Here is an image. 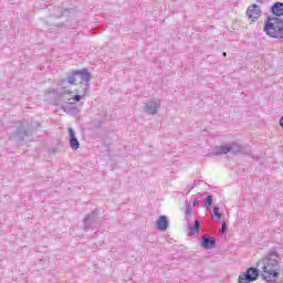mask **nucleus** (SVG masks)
Returning a JSON list of instances; mask_svg holds the SVG:
<instances>
[{
  "mask_svg": "<svg viewBox=\"0 0 283 283\" xmlns=\"http://www.w3.org/2000/svg\"><path fill=\"white\" fill-rule=\"evenodd\" d=\"M263 264L261 274L262 279L270 283L271 277L273 280H277L280 277V273H282V266H280V254L277 250L270 251L261 261Z\"/></svg>",
  "mask_w": 283,
  "mask_h": 283,
  "instance_id": "1",
  "label": "nucleus"
},
{
  "mask_svg": "<svg viewBox=\"0 0 283 283\" xmlns=\"http://www.w3.org/2000/svg\"><path fill=\"white\" fill-rule=\"evenodd\" d=\"M90 81H92V73L87 69L71 70L66 73V77L59 82L60 87H63L66 83L69 85H80V94L90 92Z\"/></svg>",
  "mask_w": 283,
  "mask_h": 283,
  "instance_id": "2",
  "label": "nucleus"
},
{
  "mask_svg": "<svg viewBox=\"0 0 283 283\" xmlns=\"http://www.w3.org/2000/svg\"><path fill=\"white\" fill-rule=\"evenodd\" d=\"M263 32L271 39H277L279 41L283 39V19L275 17H268L264 25Z\"/></svg>",
  "mask_w": 283,
  "mask_h": 283,
  "instance_id": "3",
  "label": "nucleus"
},
{
  "mask_svg": "<svg viewBox=\"0 0 283 283\" xmlns=\"http://www.w3.org/2000/svg\"><path fill=\"white\" fill-rule=\"evenodd\" d=\"M39 127H41V123L39 122L28 123L27 120H21L15 129V137L19 140H25V138H30V136L34 134V129H39Z\"/></svg>",
  "mask_w": 283,
  "mask_h": 283,
  "instance_id": "4",
  "label": "nucleus"
},
{
  "mask_svg": "<svg viewBox=\"0 0 283 283\" xmlns=\"http://www.w3.org/2000/svg\"><path fill=\"white\" fill-rule=\"evenodd\" d=\"M260 277V270L251 266L248 268L245 272H241L238 277V283H250L255 282Z\"/></svg>",
  "mask_w": 283,
  "mask_h": 283,
  "instance_id": "5",
  "label": "nucleus"
},
{
  "mask_svg": "<svg viewBox=\"0 0 283 283\" xmlns=\"http://www.w3.org/2000/svg\"><path fill=\"white\" fill-rule=\"evenodd\" d=\"M229 146V154H232L233 156H238V154H243L245 156H249L251 154V147L240 145L238 142H232L228 144Z\"/></svg>",
  "mask_w": 283,
  "mask_h": 283,
  "instance_id": "6",
  "label": "nucleus"
},
{
  "mask_svg": "<svg viewBox=\"0 0 283 283\" xmlns=\"http://www.w3.org/2000/svg\"><path fill=\"white\" fill-rule=\"evenodd\" d=\"M160 105H161L160 98L154 97L144 105V112H146V114H149L150 116H154L158 114V109H160Z\"/></svg>",
  "mask_w": 283,
  "mask_h": 283,
  "instance_id": "7",
  "label": "nucleus"
},
{
  "mask_svg": "<svg viewBox=\"0 0 283 283\" xmlns=\"http://www.w3.org/2000/svg\"><path fill=\"white\" fill-rule=\"evenodd\" d=\"M245 14L251 23H255L262 17V9L258 4H251L248 7Z\"/></svg>",
  "mask_w": 283,
  "mask_h": 283,
  "instance_id": "8",
  "label": "nucleus"
},
{
  "mask_svg": "<svg viewBox=\"0 0 283 283\" xmlns=\"http://www.w3.org/2000/svg\"><path fill=\"white\" fill-rule=\"evenodd\" d=\"M98 220V209L91 211L88 214L85 216L83 219L84 231H90L92 229V224H95Z\"/></svg>",
  "mask_w": 283,
  "mask_h": 283,
  "instance_id": "9",
  "label": "nucleus"
},
{
  "mask_svg": "<svg viewBox=\"0 0 283 283\" xmlns=\"http://www.w3.org/2000/svg\"><path fill=\"white\" fill-rule=\"evenodd\" d=\"M69 143H70V147L71 149H73V151H76V149H78L81 147V143L78 142V138H76V134L74 133V128L70 127L69 128Z\"/></svg>",
  "mask_w": 283,
  "mask_h": 283,
  "instance_id": "10",
  "label": "nucleus"
},
{
  "mask_svg": "<svg viewBox=\"0 0 283 283\" xmlns=\"http://www.w3.org/2000/svg\"><path fill=\"white\" fill-rule=\"evenodd\" d=\"M201 247L202 249H216V238L210 237L209 234H203L201 238Z\"/></svg>",
  "mask_w": 283,
  "mask_h": 283,
  "instance_id": "11",
  "label": "nucleus"
},
{
  "mask_svg": "<svg viewBox=\"0 0 283 283\" xmlns=\"http://www.w3.org/2000/svg\"><path fill=\"white\" fill-rule=\"evenodd\" d=\"M270 12L274 15V18L280 19V17H283V2H274L271 8Z\"/></svg>",
  "mask_w": 283,
  "mask_h": 283,
  "instance_id": "12",
  "label": "nucleus"
},
{
  "mask_svg": "<svg viewBox=\"0 0 283 283\" xmlns=\"http://www.w3.org/2000/svg\"><path fill=\"white\" fill-rule=\"evenodd\" d=\"M156 224L158 231H167V229H169V219L167 218V216H160L157 219Z\"/></svg>",
  "mask_w": 283,
  "mask_h": 283,
  "instance_id": "13",
  "label": "nucleus"
},
{
  "mask_svg": "<svg viewBox=\"0 0 283 283\" xmlns=\"http://www.w3.org/2000/svg\"><path fill=\"white\" fill-rule=\"evenodd\" d=\"M200 234V220L196 219L195 220V224L188 226V235L192 237V235H199Z\"/></svg>",
  "mask_w": 283,
  "mask_h": 283,
  "instance_id": "14",
  "label": "nucleus"
},
{
  "mask_svg": "<svg viewBox=\"0 0 283 283\" xmlns=\"http://www.w3.org/2000/svg\"><path fill=\"white\" fill-rule=\"evenodd\" d=\"M214 149H216V151L212 153L213 156H222L224 154H229V144L216 146Z\"/></svg>",
  "mask_w": 283,
  "mask_h": 283,
  "instance_id": "15",
  "label": "nucleus"
},
{
  "mask_svg": "<svg viewBox=\"0 0 283 283\" xmlns=\"http://www.w3.org/2000/svg\"><path fill=\"white\" fill-rule=\"evenodd\" d=\"M90 91H85L84 94H81V88H76L74 91L75 95L73 96V101H75L76 103L81 102V98H84V96H87V93Z\"/></svg>",
  "mask_w": 283,
  "mask_h": 283,
  "instance_id": "16",
  "label": "nucleus"
},
{
  "mask_svg": "<svg viewBox=\"0 0 283 283\" xmlns=\"http://www.w3.org/2000/svg\"><path fill=\"white\" fill-rule=\"evenodd\" d=\"M212 213H213L214 218H217V220H222V213H220V207L214 206L212 208Z\"/></svg>",
  "mask_w": 283,
  "mask_h": 283,
  "instance_id": "17",
  "label": "nucleus"
},
{
  "mask_svg": "<svg viewBox=\"0 0 283 283\" xmlns=\"http://www.w3.org/2000/svg\"><path fill=\"white\" fill-rule=\"evenodd\" d=\"M205 205L207 209H210L211 205H213V196H207L205 198Z\"/></svg>",
  "mask_w": 283,
  "mask_h": 283,
  "instance_id": "18",
  "label": "nucleus"
},
{
  "mask_svg": "<svg viewBox=\"0 0 283 283\" xmlns=\"http://www.w3.org/2000/svg\"><path fill=\"white\" fill-rule=\"evenodd\" d=\"M191 213H193V208L191 207V203H188L186 208V216H191Z\"/></svg>",
  "mask_w": 283,
  "mask_h": 283,
  "instance_id": "19",
  "label": "nucleus"
},
{
  "mask_svg": "<svg viewBox=\"0 0 283 283\" xmlns=\"http://www.w3.org/2000/svg\"><path fill=\"white\" fill-rule=\"evenodd\" d=\"M220 233L221 235H224V233H227V223H221Z\"/></svg>",
  "mask_w": 283,
  "mask_h": 283,
  "instance_id": "20",
  "label": "nucleus"
},
{
  "mask_svg": "<svg viewBox=\"0 0 283 283\" xmlns=\"http://www.w3.org/2000/svg\"><path fill=\"white\" fill-rule=\"evenodd\" d=\"M74 9L70 8V9H63L62 10V14H65V12H72Z\"/></svg>",
  "mask_w": 283,
  "mask_h": 283,
  "instance_id": "21",
  "label": "nucleus"
},
{
  "mask_svg": "<svg viewBox=\"0 0 283 283\" xmlns=\"http://www.w3.org/2000/svg\"><path fill=\"white\" fill-rule=\"evenodd\" d=\"M103 125V122L101 120H95V127H101Z\"/></svg>",
  "mask_w": 283,
  "mask_h": 283,
  "instance_id": "22",
  "label": "nucleus"
},
{
  "mask_svg": "<svg viewBox=\"0 0 283 283\" xmlns=\"http://www.w3.org/2000/svg\"><path fill=\"white\" fill-rule=\"evenodd\" d=\"M200 205V200L196 199L193 202H192V206L193 207H198Z\"/></svg>",
  "mask_w": 283,
  "mask_h": 283,
  "instance_id": "23",
  "label": "nucleus"
},
{
  "mask_svg": "<svg viewBox=\"0 0 283 283\" xmlns=\"http://www.w3.org/2000/svg\"><path fill=\"white\" fill-rule=\"evenodd\" d=\"M279 125H280V127H282V129H283V116L280 118Z\"/></svg>",
  "mask_w": 283,
  "mask_h": 283,
  "instance_id": "24",
  "label": "nucleus"
},
{
  "mask_svg": "<svg viewBox=\"0 0 283 283\" xmlns=\"http://www.w3.org/2000/svg\"><path fill=\"white\" fill-rule=\"evenodd\" d=\"M258 3H264V0H256Z\"/></svg>",
  "mask_w": 283,
  "mask_h": 283,
  "instance_id": "25",
  "label": "nucleus"
},
{
  "mask_svg": "<svg viewBox=\"0 0 283 283\" xmlns=\"http://www.w3.org/2000/svg\"><path fill=\"white\" fill-rule=\"evenodd\" d=\"M223 56H227V52H223Z\"/></svg>",
  "mask_w": 283,
  "mask_h": 283,
  "instance_id": "26",
  "label": "nucleus"
}]
</instances>
